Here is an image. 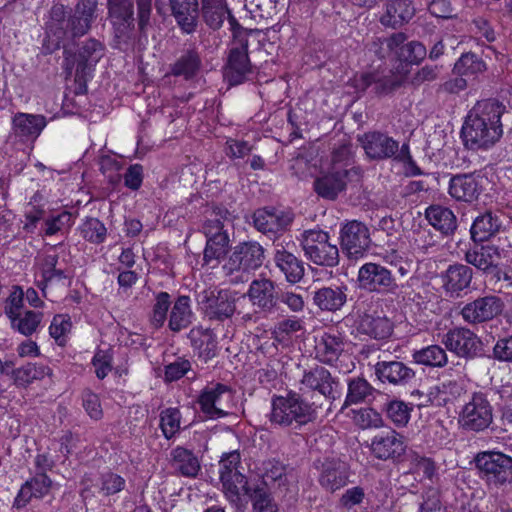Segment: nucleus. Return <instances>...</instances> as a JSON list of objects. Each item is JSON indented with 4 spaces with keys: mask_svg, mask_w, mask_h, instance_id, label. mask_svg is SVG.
<instances>
[{
    "mask_svg": "<svg viewBox=\"0 0 512 512\" xmlns=\"http://www.w3.org/2000/svg\"><path fill=\"white\" fill-rule=\"evenodd\" d=\"M506 106L495 99L478 101L468 112L461 129L464 146L469 150H487L503 135L502 117Z\"/></svg>",
    "mask_w": 512,
    "mask_h": 512,
    "instance_id": "nucleus-1",
    "label": "nucleus"
},
{
    "mask_svg": "<svg viewBox=\"0 0 512 512\" xmlns=\"http://www.w3.org/2000/svg\"><path fill=\"white\" fill-rule=\"evenodd\" d=\"M137 26L139 33L146 36L151 26L152 0H136ZM108 18L118 43L130 44L135 39V17L133 0H107Z\"/></svg>",
    "mask_w": 512,
    "mask_h": 512,
    "instance_id": "nucleus-2",
    "label": "nucleus"
},
{
    "mask_svg": "<svg viewBox=\"0 0 512 512\" xmlns=\"http://www.w3.org/2000/svg\"><path fill=\"white\" fill-rule=\"evenodd\" d=\"M264 260L265 249L259 242L243 241L232 248L222 270L232 283H243L248 281L253 271L263 265Z\"/></svg>",
    "mask_w": 512,
    "mask_h": 512,
    "instance_id": "nucleus-3",
    "label": "nucleus"
},
{
    "mask_svg": "<svg viewBox=\"0 0 512 512\" xmlns=\"http://www.w3.org/2000/svg\"><path fill=\"white\" fill-rule=\"evenodd\" d=\"M316 418L314 403L306 402L298 393L290 391L286 396H274L271 403L270 422L280 427L296 423L305 425Z\"/></svg>",
    "mask_w": 512,
    "mask_h": 512,
    "instance_id": "nucleus-4",
    "label": "nucleus"
},
{
    "mask_svg": "<svg viewBox=\"0 0 512 512\" xmlns=\"http://www.w3.org/2000/svg\"><path fill=\"white\" fill-rule=\"evenodd\" d=\"M479 478L488 487L501 488L512 484V457L495 450L480 451L473 459Z\"/></svg>",
    "mask_w": 512,
    "mask_h": 512,
    "instance_id": "nucleus-5",
    "label": "nucleus"
},
{
    "mask_svg": "<svg viewBox=\"0 0 512 512\" xmlns=\"http://www.w3.org/2000/svg\"><path fill=\"white\" fill-rule=\"evenodd\" d=\"M240 463L241 457L238 451L224 454L219 462L220 480L225 496L237 509L244 507L245 502L241 495L248 486L246 477L239 471Z\"/></svg>",
    "mask_w": 512,
    "mask_h": 512,
    "instance_id": "nucleus-6",
    "label": "nucleus"
},
{
    "mask_svg": "<svg viewBox=\"0 0 512 512\" xmlns=\"http://www.w3.org/2000/svg\"><path fill=\"white\" fill-rule=\"evenodd\" d=\"M301 247L305 257L319 266L335 267L339 264L338 247L329 242V235L322 230H306Z\"/></svg>",
    "mask_w": 512,
    "mask_h": 512,
    "instance_id": "nucleus-7",
    "label": "nucleus"
},
{
    "mask_svg": "<svg viewBox=\"0 0 512 512\" xmlns=\"http://www.w3.org/2000/svg\"><path fill=\"white\" fill-rule=\"evenodd\" d=\"M459 423L464 430L483 432L493 423V407L486 394L475 392L462 407Z\"/></svg>",
    "mask_w": 512,
    "mask_h": 512,
    "instance_id": "nucleus-8",
    "label": "nucleus"
},
{
    "mask_svg": "<svg viewBox=\"0 0 512 512\" xmlns=\"http://www.w3.org/2000/svg\"><path fill=\"white\" fill-rule=\"evenodd\" d=\"M104 46L96 39H88L80 47L79 52L73 53L70 50H64L63 67L68 76L72 75L75 69V77L83 78L92 69V67L103 56Z\"/></svg>",
    "mask_w": 512,
    "mask_h": 512,
    "instance_id": "nucleus-9",
    "label": "nucleus"
},
{
    "mask_svg": "<svg viewBox=\"0 0 512 512\" xmlns=\"http://www.w3.org/2000/svg\"><path fill=\"white\" fill-rule=\"evenodd\" d=\"M441 343L449 352L466 360L475 359L481 356L483 352L481 339L465 327L450 329L442 336Z\"/></svg>",
    "mask_w": 512,
    "mask_h": 512,
    "instance_id": "nucleus-10",
    "label": "nucleus"
},
{
    "mask_svg": "<svg viewBox=\"0 0 512 512\" xmlns=\"http://www.w3.org/2000/svg\"><path fill=\"white\" fill-rule=\"evenodd\" d=\"M393 271L378 263H365L358 271L359 287L370 292L395 293L399 286Z\"/></svg>",
    "mask_w": 512,
    "mask_h": 512,
    "instance_id": "nucleus-11",
    "label": "nucleus"
},
{
    "mask_svg": "<svg viewBox=\"0 0 512 512\" xmlns=\"http://www.w3.org/2000/svg\"><path fill=\"white\" fill-rule=\"evenodd\" d=\"M505 304L495 295L478 297L461 309L463 320L471 325L489 322L502 314Z\"/></svg>",
    "mask_w": 512,
    "mask_h": 512,
    "instance_id": "nucleus-12",
    "label": "nucleus"
},
{
    "mask_svg": "<svg viewBox=\"0 0 512 512\" xmlns=\"http://www.w3.org/2000/svg\"><path fill=\"white\" fill-rule=\"evenodd\" d=\"M367 157L371 160H398L401 147L399 142L387 133L370 131L358 138Z\"/></svg>",
    "mask_w": 512,
    "mask_h": 512,
    "instance_id": "nucleus-13",
    "label": "nucleus"
},
{
    "mask_svg": "<svg viewBox=\"0 0 512 512\" xmlns=\"http://www.w3.org/2000/svg\"><path fill=\"white\" fill-rule=\"evenodd\" d=\"M198 304L209 320L224 321L235 312L234 300L227 290H204L198 295Z\"/></svg>",
    "mask_w": 512,
    "mask_h": 512,
    "instance_id": "nucleus-14",
    "label": "nucleus"
},
{
    "mask_svg": "<svg viewBox=\"0 0 512 512\" xmlns=\"http://www.w3.org/2000/svg\"><path fill=\"white\" fill-rule=\"evenodd\" d=\"M252 71L248 56V41L240 40L238 45L229 51L227 63L224 67V79L229 85L235 86L243 83Z\"/></svg>",
    "mask_w": 512,
    "mask_h": 512,
    "instance_id": "nucleus-15",
    "label": "nucleus"
},
{
    "mask_svg": "<svg viewBox=\"0 0 512 512\" xmlns=\"http://www.w3.org/2000/svg\"><path fill=\"white\" fill-rule=\"evenodd\" d=\"M301 384L308 389L318 391L328 399L330 401L329 410L333 402L340 397L338 380L332 377L331 373L323 366L316 365L309 370H305Z\"/></svg>",
    "mask_w": 512,
    "mask_h": 512,
    "instance_id": "nucleus-16",
    "label": "nucleus"
},
{
    "mask_svg": "<svg viewBox=\"0 0 512 512\" xmlns=\"http://www.w3.org/2000/svg\"><path fill=\"white\" fill-rule=\"evenodd\" d=\"M406 451L404 437L392 429L378 432L372 439L371 452L380 460H396Z\"/></svg>",
    "mask_w": 512,
    "mask_h": 512,
    "instance_id": "nucleus-17",
    "label": "nucleus"
},
{
    "mask_svg": "<svg viewBox=\"0 0 512 512\" xmlns=\"http://www.w3.org/2000/svg\"><path fill=\"white\" fill-rule=\"evenodd\" d=\"M341 246L349 256L359 257L370 246L369 229L359 221H351L343 226L340 232Z\"/></svg>",
    "mask_w": 512,
    "mask_h": 512,
    "instance_id": "nucleus-18",
    "label": "nucleus"
},
{
    "mask_svg": "<svg viewBox=\"0 0 512 512\" xmlns=\"http://www.w3.org/2000/svg\"><path fill=\"white\" fill-rule=\"evenodd\" d=\"M352 174H358L355 167L331 169L314 181L315 192L324 199L335 200L339 193L346 189L347 181Z\"/></svg>",
    "mask_w": 512,
    "mask_h": 512,
    "instance_id": "nucleus-19",
    "label": "nucleus"
},
{
    "mask_svg": "<svg viewBox=\"0 0 512 512\" xmlns=\"http://www.w3.org/2000/svg\"><path fill=\"white\" fill-rule=\"evenodd\" d=\"M275 283L268 278L254 279L249 286L247 296L253 306L266 313L278 309L279 297Z\"/></svg>",
    "mask_w": 512,
    "mask_h": 512,
    "instance_id": "nucleus-20",
    "label": "nucleus"
},
{
    "mask_svg": "<svg viewBox=\"0 0 512 512\" xmlns=\"http://www.w3.org/2000/svg\"><path fill=\"white\" fill-rule=\"evenodd\" d=\"M293 219V213L290 211L275 208L258 209L253 214L254 227L263 234L286 230Z\"/></svg>",
    "mask_w": 512,
    "mask_h": 512,
    "instance_id": "nucleus-21",
    "label": "nucleus"
},
{
    "mask_svg": "<svg viewBox=\"0 0 512 512\" xmlns=\"http://www.w3.org/2000/svg\"><path fill=\"white\" fill-rule=\"evenodd\" d=\"M448 193L456 201L470 204L478 200L482 185L474 173L457 174L449 180Z\"/></svg>",
    "mask_w": 512,
    "mask_h": 512,
    "instance_id": "nucleus-22",
    "label": "nucleus"
},
{
    "mask_svg": "<svg viewBox=\"0 0 512 512\" xmlns=\"http://www.w3.org/2000/svg\"><path fill=\"white\" fill-rule=\"evenodd\" d=\"M349 471L344 461L327 458L321 463L319 484L328 492H335L348 483Z\"/></svg>",
    "mask_w": 512,
    "mask_h": 512,
    "instance_id": "nucleus-23",
    "label": "nucleus"
},
{
    "mask_svg": "<svg viewBox=\"0 0 512 512\" xmlns=\"http://www.w3.org/2000/svg\"><path fill=\"white\" fill-rule=\"evenodd\" d=\"M225 396L231 398L230 389L224 384L216 383L205 387L198 398L201 411L210 419L228 415L221 407Z\"/></svg>",
    "mask_w": 512,
    "mask_h": 512,
    "instance_id": "nucleus-24",
    "label": "nucleus"
},
{
    "mask_svg": "<svg viewBox=\"0 0 512 512\" xmlns=\"http://www.w3.org/2000/svg\"><path fill=\"white\" fill-rule=\"evenodd\" d=\"M503 250L494 245H482L465 253V261L485 273L495 272L500 279L499 265Z\"/></svg>",
    "mask_w": 512,
    "mask_h": 512,
    "instance_id": "nucleus-25",
    "label": "nucleus"
},
{
    "mask_svg": "<svg viewBox=\"0 0 512 512\" xmlns=\"http://www.w3.org/2000/svg\"><path fill=\"white\" fill-rule=\"evenodd\" d=\"M273 262L287 282L296 284L303 279L305 274L303 261L288 251L283 244L275 245Z\"/></svg>",
    "mask_w": 512,
    "mask_h": 512,
    "instance_id": "nucleus-26",
    "label": "nucleus"
},
{
    "mask_svg": "<svg viewBox=\"0 0 512 512\" xmlns=\"http://www.w3.org/2000/svg\"><path fill=\"white\" fill-rule=\"evenodd\" d=\"M345 349L344 337L338 331L324 332L317 340L316 358L323 364L333 365Z\"/></svg>",
    "mask_w": 512,
    "mask_h": 512,
    "instance_id": "nucleus-27",
    "label": "nucleus"
},
{
    "mask_svg": "<svg viewBox=\"0 0 512 512\" xmlns=\"http://www.w3.org/2000/svg\"><path fill=\"white\" fill-rule=\"evenodd\" d=\"M375 374L382 383L392 385H405L415 378L414 370L397 360L377 362Z\"/></svg>",
    "mask_w": 512,
    "mask_h": 512,
    "instance_id": "nucleus-28",
    "label": "nucleus"
},
{
    "mask_svg": "<svg viewBox=\"0 0 512 512\" xmlns=\"http://www.w3.org/2000/svg\"><path fill=\"white\" fill-rule=\"evenodd\" d=\"M415 12L416 8L412 0H391L385 5L380 23L385 27L396 29L408 23Z\"/></svg>",
    "mask_w": 512,
    "mask_h": 512,
    "instance_id": "nucleus-29",
    "label": "nucleus"
},
{
    "mask_svg": "<svg viewBox=\"0 0 512 512\" xmlns=\"http://www.w3.org/2000/svg\"><path fill=\"white\" fill-rule=\"evenodd\" d=\"M356 88L361 91L371 89V92L378 95H387L401 86V81L393 74L382 75L379 72L364 73L356 79Z\"/></svg>",
    "mask_w": 512,
    "mask_h": 512,
    "instance_id": "nucleus-30",
    "label": "nucleus"
},
{
    "mask_svg": "<svg viewBox=\"0 0 512 512\" xmlns=\"http://www.w3.org/2000/svg\"><path fill=\"white\" fill-rule=\"evenodd\" d=\"M173 17L187 34L195 31L199 17L198 0H169Z\"/></svg>",
    "mask_w": 512,
    "mask_h": 512,
    "instance_id": "nucleus-31",
    "label": "nucleus"
},
{
    "mask_svg": "<svg viewBox=\"0 0 512 512\" xmlns=\"http://www.w3.org/2000/svg\"><path fill=\"white\" fill-rule=\"evenodd\" d=\"M473 271L464 264L450 265L442 276L443 288L451 297H458L472 281Z\"/></svg>",
    "mask_w": 512,
    "mask_h": 512,
    "instance_id": "nucleus-32",
    "label": "nucleus"
},
{
    "mask_svg": "<svg viewBox=\"0 0 512 512\" xmlns=\"http://www.w3.org/2000/svg\"><path fill=\"white\" fill-rule=\"evenodd\" d=\"M170 455V464L176 474L188 478L198 475L201 469L200 460L192 450L177 446L171 450Z\"/></svg>",
    "mask_w": 512,
    "mask_h": 512,
    "instance_id": "nucleus-33",
    "label": "nucleus"
},
{
    "mask_svg": "<svg viewBox=\"0 0 512 512\" xmlns=\"http://www.w3.org/2000/svg\"><path fill=\"white\" fill-rule=\"evenodd\" d=\"M502 228L501 216L492 211H485L477 216L471 226L470 234L474 242H484L496 235Z\"/></svg>",
    "mask_w": 512,
    "mask_h": 512,
    "instance_id": "nucleus-34",
    "label": "nucleus"
},
{
    "mask_svg": "<svg viewBox=\"0 0 512 512\" xmlns=\"http://www.w3.org/2000/svg\"><path fill=\"white\" fill-rule=\"evenodd\" d=\"M463 391L464 388L460 382L456 380L443 381L441 384L430 388L429 392L425 395V401L420 402L418 406L431 404L442 407L458 398Z\"/></svg>",
    "mask_w": 512,
    "mask_h": 512,
    "instance_id": "nucleus-35",
    "label": "nucleus"
},
{
    "mask_svg": "<svg viewBox=\"0 0 512 512\" xmlns=\"http://www.w3.org/2000/svg\"><path fill=\"white\" fill-rule=\"evenodd\" d=\"M194 352L205 362L216 356L217 341L210 329L202 327L192 328L188 334Z\"/></svg>",
    "mask_w": 512,
    "mask_h": 512,
    "instance_id": "nucleus-36",
    "label": "nucleus"
},
{
    "mask_svg": "<svg viewBox=\"0 0 512 512\" xmlns=\"http://www.w3.org/2000/svg\"><path fill=\"white\" fill-rule=\"evenodd\" d=\"M261 471L263 482L259 486L268 488V485H272L281 494L287 493L289 481L284 464L275 459L266 460L262 463Z\"/></svg>",
    "mask_w": 512,
    "mask_h": 512,
    "instance_id": "nucleus-37",
    "label": "nucleus"
},
{
    "mask_svg": "<svg viewBox=\"0 0 512 512\" xmlns=\"http://www.w3.org/2000/svg\"><path fill=\"white\" fill-rule=\"evenodd\" d=\"M425 217L429 224L443 235L454 234L458 227L457 218L453 211L440 205H432L426 209Z\"/></svg>",
    "mask_w": 512,
    "mask_h": 512,
    "instance_id": "nucleus-38",
    "label": "nucleus"
},
{
    "mask_svg": "<svg viewBox=\"0 0 512 512\" xmlns=\"http://www.w3.org/2000/svg\"><path fill=\"white\" fill-rule=\"evenodd\" d=\"M345 287H322L314 292L313 302L322 311L336 312L347 301Z\"/></svg>",
    "mask_w": 512,
    "mask_h": 512,
    "instance_id": "nucleus-39",
    "label": "nucleus"
},
{
    "mask_svg": "<svg viewBox=\"0 0 512 512\" xmlns=\"http://www.w3.org/2000/svg\"><path fill=\"white\" fill-rule=\"evenodd\" d=\"M357 329L375 339H385L392 334L393 325L386 317L364 313L359 316Z\"/></svg>",
    "mask_w": 512,
    "mask_h": 512,
    "instance_id": "nucleus-40",
    "label": "nucleus"
},
{
    "mask_svg": "<svg viewBox=\"0 0 512 512\" xmlns=\"http://www.w3.org/2000/svg\"><path fill=\"white\" fill-rule=\"evenodd\" d=\"M84 485L85 486L82 489V496L85 499L88 496H96L97 494L107 497L123 490L125 486V480L120 475L107 472L101 475L95 485L88 486L86 482Z\"/></svg>",
    "mask_w": 512,
    "mask_h": 512,
    "instance_id": "nucleus-41",
    "label": "nucleus"
},
{
    "mask_svg": "<svg viewBox=\"0 0 512 512\" xmlns=\"http://www.w3.org/2000/svg\"><path fill=\"white\" fill-rule=\"evenodd\" d=\"M43 115L18 113L13 118V129L17 136L36 139L46 126Z\"/></svg>",
    "mask_w": 512,
    "mask_h": 512,
    "instance_id": "nucleus-42",
    "label": "nucleus"
},
{
    "mask_svg": "<svg viewBox=\"0 0 512 512\" xmlns=\"http://www.w3.org/2000/svg\"><path fill=\"white\" fill-rule=\"evenodd\" d=\"M201 67V58L195 48L185 50L171 65L170 73L173 76H182L186 80L193 78Z\"/></svg>",
    "mask_w": 512,
    "mask_h": 512,
    "instance_id": "nucleus-43",
    "label": "nucleus"
},
{
    "mask_svg": "<svg viewBox=\"0 0 512 512\" xmlns=\"http://www.w3.org/2000/svg\"><path fill=\"white\" fill-rule=\"evenodd\" d=\"M242 494L251 500L253 512H279L278 505L267 487L248 485Z\"/></svg>",
    "mask_w": 512,
    "mask_h": 512,
    "instance_id": "nucleus-44",
    "label": "nucleus"
},
{
    "mask_svg": "<svg viewBox=\"0 0 512 512\" xmlns=\"http://www.w3.org/2000/svg\"><path fill=\"white\" fill-rule=\"evenodd\" d=\"M446 350L440 345L433 344L414 351L412 358L417 364L431 368H442L448 363Z\"/></svg>",
    "mask_w": 512,
    "mask_h": 512,
    "instance_id": "nucleus-45",
    "label": "nucleus"
},
{
    "mask_svg": "<svg viewBox=\"0 0 512 512\" xmlns=\"http://www.w3.org/2000/svg\"><path fill=\"white\" fill-rule=\"evenodd\" d=\"M229 212L224 207H214L202 226L206 239L228 235Z\"/></svg>",
    "mask_w": 512,
    "mask_h": 512,
    "instance_id": "nucleus-46",
    "label": "nucleus"
},
{
    "mask_svg": "<svg viewBox=\"0 0 512 512\" xmlns=\"http://www.w3.org/2000/svg\"><path fill=\"white\" fill-rule=\"evenodd\" d=\"M347 386V395L340 411H343L351 405L365 402L374 392V388L371 384L362 377L350 378Z\"/></svg>",
    "mask_w": 512,
    "mask_h": 512,
    "instance_id": "nucleus-47",
    "label": "nucleus"
},
{
    "mask_svg": "<svg viewBox=\"0 0 512 512\" xmlns=\"http://www.w3.org/2000/svg\"><path fill=\"white\" fill-rule=\"evenodd\" d=\"M189 301L188 296H180L174 303L169 318V328L173 332H179L191 324L192 311Z\"/></svg>",
    "mask_w": 512,
    "mask_h": 512,
    "instance_id": "nucleus-48",
    "label": "nucleus"
},
{
    "mask_svg": "<svg viewBox=\"0 0 512 512\" xmlns=\"http://www.w3.org/2000/svg\"><path fill=\"white\" fill-rule=\"evenodd\" d=\"M487 70V65L481 56L474 52H467L454 64L453 71L459 76L477 77Z\"/></svg>",
    "mask_w": 512,
    "mask_h": 512,
    "instance_id": "nucleus-49",
    "label": "nucleus"
},
{
    "mask_svg": "<svg viewBox=\"0 0 512 512\" xmlns=\"http://www.w3.org/2000/svg\"><path fill=\"white\" fill-rule=\"evenodd\" d=\"M43 318L42 312H35L32 310L22 311L11 318V327L24 336H30L36 332L40 326Z\"/></svg>",
    "mask_w": 512,
    "mask_h": 512,
    "instance_id": "nucleus-50",
    "label": "nucleus"
},
{
    "mask_svg": "<svg viewBox=\"0 0 512 512\" xmlns=\"http://www.w3.org/2000/svg\"><path fill=\"white\" fill-rule=\"evenodd\" d=\"M426 55V48L418 41L407 42V37L403 33V40L399 43V46L395 48V59L396 61L405 63H418Z\"/></svg>",
    "mask_w": 512,
    "mask_h": 512,
    "instance_id": "nucleus-51",
    "label": "nucleus"
},
{
    "mask_svg": "<svg viewBox=\"0 0 512 512\" xmlns=\"http://www.w3.org/2000/svg\"><path fill=\"white\" fill-rule=\"evenodd\" d=\"M403 40V33H393L388 38H378L371 44V51L378 56L379 59L391 58L395 59V48L399 46V43Z\"/></svg>",
    "mask_w": 512,
    "mask_h": 512,
    "instance_id": "nucleus-52",
    "label": "nucleus"
},
{
    "mask_svg": "<svg viewBox=\"0 0 512 512\" xmlns=\"http://www.w3.org/2000/svg\"><path fill=\"white\" fill-rule=\"evenodd\" d=\"M230 246L229 234L224 236H218L216 238L206 239V246L203 253V260L205 263L211 261H219L224 257Z\"/></svg>",
    "mask_w": 512,
    "mask_h": 512,
    "instance_id": "nucleus-53",
    "label": "nucleus"
},
{
    "mask_svg": "<svg viewBox=\"0 0 512 512\" xmlns=\"http://www.w3.org/2000/svg\"><path fill=\"white\" fill-rule=\"evenodd\" d=\"M202 11L206 24L214 30L222 26L227 13H229L226 2L215 4L202 3Z\"/></svg>",
    "mask_w": 512,
    "mask_h": 512,
    "instance_id": "nucleus-54",
    "label": "nucleus"
},
{
    "mask_svg": "<svg viewBox=\"0 0 512 512\" xmlns=\"http://www.w3.org/2000/svg\"><path fill=\"white\" fill-rule=\"evenodd\" d=\"M181 414L177 408H166L160 413V428L166 439H171L180 430Z\"/></svg>",
    "mask_w": 512,
    "mask_h": 512,
    "instance_id": "nucleus-55",
    "label": "nucleus"
},
{
    "mask_svg": "<svg viewBox=\"0 0 512 512\" xmlns=\"http://www.w3.org/2000/svg\"><path fill=\"white\" fill-rule=\"evenodd\" d=\"M107 229L97 218H88L81 226V234L89 242L99 244L106 238Z\"/></svg>",
    "mask_w": 512,
    "mask_h": 512,
    "instance_id": "nucleus-56",
    "label": "nucleus"
},
{
    "mask_svg": "<svg viewBox=\"0 0 512 512\" xmlns=\"http://www.w3.org/2000/svg\"><path fill=\"white\" fill-rule=\"evenodd\" d=\"M415 504L416 512H442L440 491L435 487H429Z\"/></svg>",
    "mask_w": 512,
    "mask_h": 512,
    "instance_id": "nucleus-57",
    "label": "nucleus"
},
{
    "mask_svg": "<svg viewBox=\"0 0 512 512\" xmlns=\"http://www.w3.org/2000/svg\"><path fill=\"white\" fill-rule=\"evenodd\" d=\"M412 408L403 401L393 400L386 405L388 418L397 426H405L409 419Z\"/></svg>",
    "mask_w": 512,
    "mask_h": 512,
    "instance_id": "nucleus-58",
    "label": "nucleus"
},
{
    "mask_svg": "<svg viewBox=\"0 0 512 512\" xmlns=\"http://www.w3.org/2000/svg\"><path fill=\"white\" fill-rule=\"evenodd\" d=\"M170 304V295L167 292H160L157 295L150 318V322L154 328L158 329L163 326Z\"/></svg>",
    "mask_w": 512,
    "mask_h": 512,
    "instance_id": "nucleus-59",
    "label": "nucleus"
},
{
    "mask_svg": "<svg viewBox=\"0 0 512 512\" xmlns=\"http://www.w3.org/2000/svg\"><path fill=\"white\" fill-rule=\"evenodd\" d=\"M113 351L111 348L98 349L92 359L97 378L104 379L112 370Z\"/></svg>",
    "mask_w": 512,
    "mask_h": 512,
    "instance_id": "nucleus-60",
    "label": "nucleus"
},
{
    "mask_svg": "<svg viewBox=\"0 0 512 512\" xmlns=\"http://www.w3.org/2000/svg\"><path fill=\"white\" fill-rule=\"evenodd\" d=\"M353 164L352 145L349 143L341 144L334 148L331 154V169H350Z\"/></svg>",
    "mask_w": 512,
    "mask_h": 512,
    "instance_id": "nucleus-61",
    "label": "nucleus"
},
{
    "mask_svg": "<svg viewBox=\"0 0 512 512\" xmlns=\"http://www.w3.org/2000/svg\"><path fill=\"white\" fill-rule=\"evenodd\" d=\"M191 370V363L188 359L178 357L174 362L165 366V382L177 381Z\"/></svg>",
    "mask_w": 512,
    "mask_h": 512,
    "instance_id": "nucleus-62",
    "label": "nucleus"
},
{
    "mask_svg": "<svg viewBox=\"0 0 512 512\" xmlns=\"http://www.w3.org/2000/svg\"><path fill=\"white\" fill-rule=\"evenodd\" d=\"M354 421L360 428L367 429L380 426L382 418L374 409L364 408L355 413Z\"/></svg>",
    "mask_w": 512,
    "mask_h": 512,
    "instance_id": "nucleus-63",
    "label": "nucleus"
},
{
    "mask_svg": "<svg viewBox=\"0 0 512 512\" xmlns=\"http://www.w3.org/2000/svg\"><path fill=\"white\" fill-rule=\"evenodd\" d=\"M365 492L362 487L355 486L347 489L338 501V507L344 510H350L354 506L362 503Z\"/></svg>",
    "mask_w": 512,
    "mask_h": 512,
    "instance_id": "nucleus-64",
    "label": "nucleus"
}]
</instances>
